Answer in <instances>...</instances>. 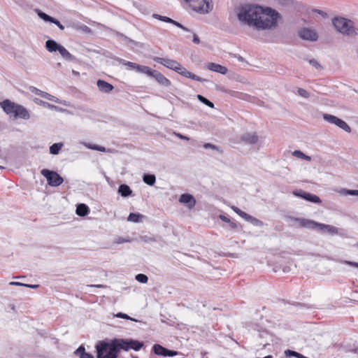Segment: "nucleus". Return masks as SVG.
Masks as SVG:
<instances>
[{
	"mask_svg": "<svg viewBox=\"0 0 358 358\" xmlns=\"http://www.w3.org/2000/svg\"><path fill=\"white\" fill-rule=\"evenodd\" d=\"M52 23H54L55 24H56L59 28V29H61V30L64 29V27L57 20L54 18L53 22H52Z\"/></svg>",
	"mask_w": 358,
	"mask_h": 358,
	"instance_id": "nucleus-47",
	"label": "nucleus"
},
{
	"mask_svg": "<svg viewBox=\"0 0 358 358\" xmlns=\"http://www.w3.org/2000/svg\"><path fill=\"white\" fill-rule=\"evenodd\" d=\"M3 169V166H0V169Z\"/></svg>",
	"mask_w": 358,
	"mask_h": 358,
	"instance_id": "nucleus-61",
	"label": "nucleus"
},
{
	"mask_svg": "<svg viewBox=\"0 0 358 358\" xmlns=\"http://www.w3.org/2000/svg\"><path fill=\"white\" fill-rule=\"evenodd\" d=\"M119 192L122 196H128L131 194V190L128 185H121L119 187Z\"/></svg>",
	"mask_w": 358,
	"mask_h": 358,
	"instance_id": "nucleus-22",
	"label": "nucleus"
},
{
	"mask_svg": "<svg viewBox=\"0 0 358 358\" xmlns=\"http://www.w3.org/2000/svg\"><path fill=\"white\" fill-rule=\"evenodd\" d=\"M156 71V70L152 69L148 66L144 73L148 75V76L154 77Z\"/></svg>",
	"mask_w": 358,
	"mask_h": 358,
	"instance_id": "nucleus-39",
	"label": "nucleus"
},
{
	"mask_svg": "<svg viewBox=\"0 0 358 358\" xmlns=\"http://www.w3.org/2000/svg\"><path fill=\"white\" fill-rule=\"evenodd\" d=\"M152 349H153L154 352L156 355L164 356L166 348H164L163 346H162L159 344H155V345H154Z\"/></svg>",
	"mask_w": 358,
	"mask_h": 358,
	"instance_id": "nucleus-26",
	"label": "nucleus"
},
{
	"mask_svg": "<svg viewBox=\"0 0 358 358\" xmlns=\"http://www.w3.org/2000/svg\"><path fill=\"white\" fill-rule=\"evenodd\" d=\"M291 220L297 223V227L310 229H315L316 222L314 220L303 217H291Z\"/></svg>",
	"mask_w": 358,
	"mask_h": 358,
	"instance_id": "nucleus-11",
	"label": "nucleus"
},
{
	"mask_svg": "<svg viewBox=\"0 0 358 358\" xmlns=\"http://www.w3.org/2000/svg\"><path fill=\"white\" fill-rule=\"evenodd\" d=\"M335 124L347 132L351 131L350 126L341 119L338 118L336 123Z\"/></svg>",
	"mask_w": 358,
	"mask_h": 358,
	"instance_id": "nucleus-24",
	"label": "nucleus"
},
{
	"mask_svg": "<svg viewBox=\"0 0 358 358\" xmlns=\"http://www.w3.org/2000/svg\"><path fill=\"white\" fill-rule=\"evenodd\" d=\"M142 215L138 213H131L128 217V220L134 222H138Z\"/></svg>",
	"mask_w": 358,
	"mask_h": 358,
	"instance_id": "nucleus-32",
	"label": "nucleus"
},
{
	"mask_svg": "<svg viewBox=\"0 0 358 358\" xmlns=\"http://www.w3.org/2000/svg\"><path fill=\"white\" fill-rule=\"evenodd\" d=\"M299 36L304 40L315 41L317 39V33L310 29L303 28L299 31Z\"/></svg>",
	"mask_w": 358,
	"mask_h": 358,
	"instance_id": "nucleus-12",
	"label": "nucleus"
},
{
	"mask_svg": "<svg viewBox=\"0 0 358 358\" xmlns=\"http://www.w3.org/2000/svg\"><path fill=\"white\" fill-rule=\"evenodd\" d=\"M10 285H16V286H24V283H22V282H15V281H12L9 283Z\"/></svg>",
	"mask_w": 358,
	"mask_h": 358,
	"instance_id": "nucleus-50",
	"label": "nucleus"
},
{
	"mask_svg": "<svg viewBox=\"0 0 358 358\" xmlns=\"http://www.w3.org/2000/svg\"><path fill=\"white\" fill-rule=\"evenodd\" d=\"M310 64H311L313 66L316 68H321L320 64L314 59L310 60Z\"/></svg>",
	"mask_w": 358,
	"mask_h": 358,
	"instance_id": "nucleus-48",
	"label": "nucleus"
},
{
	"mask_svg": "<svg viewBox=\"0 0 358 358\" xmlns=\"http://www.w3.org/2000/svg\"><path fill=\"white\" fill-rule=\"evenodd\" d=\"M208 69L212 71L220 73L222 74H226L227 73V69L225 66L215 63H209L208 64Z\"/></svg>",
	"mask_w": 358,
	"mask_h": 358,
	"instance_id": "nucleus-19",
	"label": "nucleus"
},
{
	"mask_svg": "<svg viewBox=\"0 0 358 358\" xmlns=\"http://www.w3.org/2000/svg\"><path fill=\"white\" fill-rule=\"evenodd\" d=\"M187 6L200 14L208 13L213 9V1H186Z\"/></svg>",
	"mask_w": 358,
	"mask_h": 358,
	"instance_id": "nucleus-6",
	"label": "nucleus"
},
{
	"mask_svg": "<svg viewBox=\"0 0 358 358\" xmlns=\"http://www.w3.org/2000/svg\"><path fill=\"white\" fill-rule=\"evenodd\" d=\"M345 194L358 196V190L345 189L344 190Z\"/></svg>",
	"mask_w": 358,
	"mask_h": 358,
	"instance_id": "nucleus-43",
	"label": "nucleus"
},
{
	"mask_svg": "<svg viewBox=\"0 0 358 358\" xmlns=\"http://www.w3.org/2000/svg\"><path fill=\"white\" fill-rule=\"evenodd\" d=\"M231 208L240 217H241L245 220L251 222L252 224L255 225H262V222L259 220L251 216L250 215L245 213L244 211L241 210L240 208L235 206H232Z\"/></svg>",
	"mask_w": 358,
	"mask_h": 358,
	"instance_id": "nucleus-10",
	"label": "nucleus"
},
{
	"mask_svg": "<svg viewBox=\"0 0 358 358\" xmlns=\"http://www.w3.org/2000/svg\"><path fill=\"white\" fill-rule=\"evenodd\" d=\"M220 218H221L223 221H224V222H229V220H230L229 218H227V217H225V216H220Z\"/></svg>",
	"mask_w": 358,
	"mask_h": 358,
	"instance_id": "nucleus-55",
	"label": "nucleus"
},
{
	"mask_svg": "<svg viewBox=\"0 0 358 358\" xmlns=\"http://www.w3.org/2000/svg\"><path fill=\"white\" fill-rule=\"evenodd\" d=\"M228 223L229 224V226L232 229H236L238 227V225H237L236 222H232V221L229 220V222Z\"/></svg>",
	"mask_w": 358,
	"mask_h": 358,
	"instance_id": "nucleus-51",
	"label": "nucleus"
},
{
	"mask_svg": "<svg viewBox=\"0 0 358 358\" xmlns=\"http://www.w3.org/2000/svg\"><path fill=\"white\" fill-rule=\"evenodd\" d=\"M197 98H198V99L199 101H201L202 103H203L206 106H209L210 108H213L214 107V104L210 101H209L208 99H207L206 98L203 96L202 95L199 94L197 96Z\"/></svg>",
	"mask_w": 358,
	"mask_h": 358,
	"instance_id": "nucleus-31",
	"label": "nucleus"
},
{
	"mask_svg": "<svg viewBox=\"0 0 358 358\" xmlns=\"http://www.w3.org/2000/svg\"><path fill=\"white\" fill-rule=\"evenodd\" d=\"M178 354L177 351L168 350L166 348L164 357H173Z\"/></svg>",
	"mask_w": 358,
	"mask_h": 358,
	"instance_id": "nucleus-36",
	"label": "nucleus"
},
{
	"mask_svg": "<svg viewBox=\"0 0 358 358\" xmlns=\"http://www.w3.org/2000/svg\"><path fill=\"white\" fill-rule=\"evenodd\" d=\"M118 342L120 343V347L121 350H129L130 349H133L134 350H139L142 346L143 343L134 340L126 341L124 339H118Z\"/></svg>",
	"mask_w": 358,
	"mask_h": 358,
	"instance_id": "nucleus-7",
	"label": "nucleus"
},
{
	"mask_svg": "<svg viewBox=\"0 0 358 358\" xmlns=\"http://www.w3.org/2000/svg\"><path fill=\"white\" fill-rule=\"evenodd\" d=\"M203 148H206V149L207 148H211V149H213V150H219V148L217 146H215V145H213L211 143H205L203 145Z\"/></svg>",
	"mask_w": 358,
	"mask_h": 358,
	"instance_id": "nucleus-45",
	"label": "nucleus"
},
{
	"mask_svg": "<svg viewBox=\"0 0 358 358\" xmlns=\"http://www.w3.org/2000/svg\"><path fill=\"white\" fill-rule=\"evenodd\" d=\"M97 150H99V151H103L105 149L103 148H96Z\"/></svg>",
	"mask_w": 358,
	"mask_h": 358,
	"instance_id": "nucleus-56",
	"label": "nucleus"
},
{
	"mask_svg": "<svg viewBox=\"0 0 358 358\" xmlns=\"http://www.w3.org/2000/svg\"><path fill=\"white\" fill-rule=\"evenodd\" d=\"M171 24L177 26L178 27H179V28H180V29H183L185 31H189V29L187 27H184L182 24H181L180 23L178 22H176L175 20H173V22H171Z\"/></svg>",
	"mask_w": 358,
	"mask_h": 358,
	"instance_id": "nucleus-44",
	"label": "nucleus"
},
{
	"mask_svg": "<svg viewBox=\"0 0 358 358\" xmlns=\"http://www.w3.org/2000/svg\"><path fill=\"white\" fill-rule=\"evenodd\" d=\"M176 71L185 78H191L192 80H197V81L202 80V79L200 77H199V76H196L195 74H193L190 71H187L185 68L182 67L180 64L179 69H177V71Z\"/></svg>",
	"mask_w": 358,
	"mask_h": 358,
	"instance_id": "nucleus-15",
	"label": "nucleus"
},
{
	"mask_svg": "<svg viewBox=\"0 0 358 358\" xmlns=\"http://www.w3.org/2000/svg\"><path fill=\"white\" fill-rule=\"evenodd\" d=\"M124 65L129 66V68L132 69H137V67H138V64H136V63H134V62H126L124 64Z\"/></svg>",
	"mask_w": 358,
	"mask_h": 358,
	"instance_id": "nucleus-41",
	"label": "nucleus"
},
{
	"mask_svg": "<svg viewBox=\"0 0 358 358\" xmlns=\"http://www.w3.org/2000/svg\"><path fill=\"white\" fill-rule=\"evenodd\" d=\"M37 90V89H36V88H35V90H34V92H35V94H36L39 95L40 92H37V90Z\"/></svg>",
	"mask_w": 358,
	"mask_h": 358,
	"instance_id": "nucleus-57",
	"label": "nucleus"
},
{
	"mask_svg": "<svg viewBox=\"0 0 358 358\" xmlns=\"http://www.w3.org/2000/svg\"><path fill=\"white\" fill-rule=\"evenodd\" d=\"M115 316L117 317H119V318H122V319H125V320H134L132 318H131L129 315H127V314L125 313H118L117 314L115 315Z\"/></svg>",
	"mask_w": 358,
	"mask_h": 358,
	"instance_id": "nucleus-40",
	"label": "nucleus"
},
{
	"mask_svg": "<svg viewBox=\"0 0 358 358\" xmlns=\"http://www.w3.org/2000/svg\"><path fill=\"white\" fill-rule=\"evenodd\" d=\"M63 145L62 143H54L50 147V152L52 155H57Z\"/></svg>",
	"mask_w": 358,
	"mask_h": 358,
	"instance_id": "nucleus-25",
	"label": "nucleus"
},
{
	"mask_svg": "<svg viewBox=\"0 0 358 358\" xmlns=\"http://www.w3.org/2000/svg\"><path fill=\"white\" fill-rule=\"evenodd\" d=\"M57 51L60 53V55L66 59H71L72 55L62 45H59Z\"/></svg>",
	"mask_w": 358,
	"mask_h": 358,
	"instance_id": "nucleus-23",
	"label": "nucleus"
},
{
	"mask_svg": "<svg viewBox=\"0 0 358 358\" xmlns=\"http://www.w3.org/2000/svg\"><path fill=\"white\" fill-rule=\"evenodd\" d=\"M76 214L79 216H85L90 213L89 207L85 203H80L76 208Z\"/></svg>",
	"mask_w": 358,
	"mask_h": 358,
	"instance_id": "nucleus-20",
	"label": "nucleus"
},
{
	"mask_svg": "<svg viewBox=\"0 0 358 358\" xmlns=\"http://www.w3.org/2000/svg\"><path fill=\"white\" fill-rule=\"evenodd\" d=\"M87 29H89V28L87 26H85L83 30H87Z\"/></svg>",
	"mask_w": 358,
	"mask_h": 358,
	"instance_id": "nucleus-60",
	"label": "nucleus"
},
{
	"mask_svg": "<svg viewBox=\"0 0 358 358\" xmlns=\"http://www.w3.org/2000/svg\"><path fill=\"white\" fill-rule=\"evenodd\" d=\"M257 358H272V356L271 355H268V356H266L264 357H257Z\"/></svg>",
	"mask_w": 358,
	"mask_h": 358,
	"instance_id": "nucleus-58",
	"label": "nucleus"
},
{
	"mask_svg": "<svg viewBox=\"0 0 358 358\" xmlns=\"http://www.w3.org/2000/svg\"><path fill=\"white\" fill-rule=\"evenodd\" d=\"M317 228L321 231H326L332 235L338 234V228L332 225L318 223L316 222L315 229Z\"/></svg>",
	"mask_w": 358,
	"mask_h": 358,
	"instance_id": "nucleus-14",
	"label": "nucleus"
},
{
	"mask_svg": "<svg viewBox=\"0 0 358 358\" xmlns=\"http://www.w3.org/2000/svg\"><path fill=\"white\" fill-rule=\"evenodd\" d=\"M38 16L42 18L43 20H44L45 21H47V22H53V19L54 17H51V16H49L48 15L45 14V13H43L42 11L41 10H38Z\"/></svg>",
	"mask_w": 358,
	"mask_h": 358,
	"instance_id": "nucleus-30",
	"label": "nucleus"
},
{
	"mask_svg": "<svg viewBox=\"0 0 358 358\" xmlns=\"http://www.w3.org/2000/svg\"><path fill=\"white\" fill-rule=\"evenodd\" d=\"M143 181L149 185H153L155 182V176L151 174H145L143 176Z\"/></svg>",
	"mask_w": 358,
	"mask_h": 358,
	"instance_id": "nucleus-27",
	"label": "nucleus"
},
{
	"mask_svg": "<svg viewBox=\"0 0 358 358\" xmlns=\"http://www.w3.org/2000/svg\"><path fill=\"white\" fill-rule=\"evenodd\" d=\"M285 354L287 355H292V356L296 357L297 358H305V357H303L301 354H300L297 352H295V351L290 350H286Z\"/></svg>",
	"mask_w": 358,
	"mask_h": 358,
	"instance_id": "nucleus-35",
	"label": "nucleus"
},
{
	"mask_svg": "<svg viewBox=\"0 0 358 358\" xmlns=\"http://www.w3.org/2000/svg\"><path fill=\"white\" fill-rule=\"evenodd\" d=\"M96 85L99 90L104 93H109L114 89L113 85L103 80H98Z\"/></svg>",
	"mask_w": 358,
	"mask_h": 358,
	"instance_id": "nucleus-16",
	"label": "nucleus"
},
{
	"mask_svg": "<svg viewBox=\"0 0 358 358\" xmlns=\"http://www.w3.org/2000/svg\"><path fill=\"white\" fill-rule=\"evenodd\" d=\"M37 90V92H40L39 96H41L43 98H45V99L50 100V96H51L50 94H49L47 92H43L40 90Z\"/></svg>",
	"mask_w": 358,
	"mask_h": 358,
	"instance_id": "nucleus-42",
	"label": "nucleus"
},
{
	"mask_svg": "<svg viewBox=\"0 0 358 358\" xmlns=\"http://www.w3.org/2000/svg\"><path fill=\"white\" fill-rule=\"evenodd\" d=\"M24 287H30V288H32V289H36V288H38L39 287V285H38L25 284Z\"/></svg>",
	"mask_w": 358,
	"mask_h": 358,
	"instance_id": "nucleus-53",
	"label": "nucleus"
},
{
	"mask_svg": "<svg viewBox=\"0 0 358 358\" xmlns=\"http://www.w3.org/2000/svg\"><path fill=\"white\" fill-rule=\"evenodd\" d=\"M76 355L80 357V355L86 354L85 349L83 345H80L74 352Z\"/></svg>",
	"mask_w": 358,
	"mask_h": 358,
	"instance_id": "nucleus-37",
	"label": "nucleus"
},
{
	"mask_svg": "<svg viewBox=\"0 0 358 358\" xmlns=\"http://www.w3.org/2000/svg\"><path fill=\"white\" fill-rule=\"evenodd\" d=\"M41 173L48 181V184L51 187H57L63 183V178L57 172L48 169H42Z\"/></svg>",
	"mask_w": 358,
	"mask_h": 358,
	"instance_id": "nucleus-5",
	"label": "nucleus"
},
{
	"mask_svg": "<svg viewBox=\"0 0 358 358\" xmlns=\"http://www.w3.org/2000/svg\"><path fill=\"white\" fill-rule=\"evenodd\" d=\"M241 140L248 144H255L258 141L256 133H246L241 136Z\"/></svg>",
	"mask_w": 358,
	"mask_h": 358,
	"instance_id": "nucleus-17",
	"label": "nucleus"
},
{
	"mask_svg": "<svg viewBox=\"0 0 358 358\" xmlns=\"http://www.w3.org/2000/svg\"><path fill=\"white\" fill-rule=\"evenodd\" d=\"M80 358H94V357L89 353L80 355Z\"/></svg>",
	"mask_w": 358,
	"mask_h": 358,
	"instance_id": "nucleus-52",
	"label": "nucleus"
},
{
	"mask_svg": "<svg viewBox=\"0 0 358 358\" xmlns=\"http://www.w3.org/2000/svg\"><path fill=\"white\" fill-rule=\"evenodd\" d=\"M92 287H102L103 286L102 285H91Z\"/></svg>",
	"mask_w": 358,
	"mask_h": 358,
	"instance_id": "nucleus-59",
	"label": "nucleus"
},
{
	"mask_svg": "<svg viewBox=\"0 0 358 358\" xmlns=\"http://www.w3.org/2000/svg\"><path fill=\"white\" fill-rule=\"evenodd\" d=\"M323 118L328 122L335 124L338 117L329 114H324Z\"/></svg>",
	"mask_w": 358,
	"mask_h": 358,
	"instance_id": "nucleus-29",
	"label": "nucleus"
},
{
	"mask_svg": "<svg viewBox=\"0 0 358 358\" xmlns=\"http://www.w3.org/2000/svg\"><path fill=\"white\" fill-rule=\"evenodd\" d=\"M148 67V66H143V65L138 64L136 71L144 73L145 71L147 70Z\"/></svg>",
	"mask_w": 358,
	"mask_h": 358,
	"instance_id": "nucleus-46",
	"label": "nucleus"
},
{
	"mask_svg": "<svg viewBox=\"0 0 358 358\" xmlns=\"http://www.w3.org/2000/svg\"><path fill=\"white\" fill-rule=\"evenodd\" d=\"M154 61L164 65V66L172 69L173 71H177V69H179L180 63L178 62L176 60L168 59V58H162V57H154Z\"/></svg>",
	"mask_w": 358,
	"mask_h": 358,
	"instance_id": "nucleus-8",
	"label": "nucleus"
},
{
	"mask_svg": "<svg viewBox=\"0 0 358 358\" xmlns=\"http://www.w3.org/2000/svg\"><path fill=\"white\" fill-rule=\"evenodd\" d=\"M155 80L162 85L169 87L171 85V81L166 78L162 73L156 71L154 77Z\"/></svg>",
	"mask_w": 358,
	"mask_h": 358,
	"instance_id": "nucleus-18",
	"label": "nucleus"
},
{
	"mask_svg": "<svg viewBox=\"0 0 358 358\" xmlns=\"http://www.w3.org/2000/svg\"><path fill=\"white\" fill-rule=\"evenodd\" d=\"M332 24L337 31L344 35L353 36L357 34L353 22L348 19L336 17L332 20Z\"/></svg>",
	"mask_w": 358,
	"mask_h": 358,
	"instance_id": "nucleus-4",
	"label": "nucleus"
},
{
	"mask_svg": "<svg viewBox=\"0 0 358 358\" xmlns=\"http://www.w3.org/2000/svg\"><path fill=\"white\" fill-rule=\"evenodd\" d=\"M97 358H114L117 357V353L121 348L118 339H114L110 343L99 342L96 345Z\"/></svg>",
	"mask_w": 358,
	"mask_h": 358,
	"instance_id": "nucleus-3",
	"label": "nucleus"
},
{
	"mask_svg": "<svg viewBox=\"0 0 358 358\" xmlns=\"http://www.w3.org/2000/svg\"><path fill=\"white\" fill-rule=\"evenodd\" d=\"M179 201L187 205L189 209L193 208L196 205L195 199L189 194H182L179 198Z\"/></svg>",
	"mask_w": 358,
	"mask_h": 358,
	"instance_id": "nucleus-13",
	"label": "nucleus"
},
{
	"mask_svg": "<svg viewBox=\"0 0 358 358\" xmlns=\"http://www.w3.org/2000/svg\"><path fill=\"white\" fill-rule=\"evenodd\" d=\"M0 106L6 114L15 118L28 120L30 117L29 111L22 105L5 99L0 102Z\"/></svg>",
	"mask_w": 358,
	"mask_h": 358,
	"instance_id": "nucleus-2",
	"label": "nucleus"
},
{
	"mask_svg": "<svg viewBox=\"0 0 358 358\" xmlns=\"http://www.w3.org/2000/svg\"><path fill=\"white\" fill-rule=\"evenodd\" d=\"M237 17L240 22L259 30L275 28L280 16L270 8L247 5L238 9Z\"/></svg>",
	"mask_w": 358,
	"mask_h": 358,
	"instance_id": "nucleus-1",
	"label": "nucleus"
},
{
	"mask_svg": "<svg viewBox=\"0 0 358 358\" xmlns=\"http://www.w3.org/2000/svg\"><path fill=\"white\" fill-rule=\"evenodd\" d=\"M114 358H117V357H114Z\"/></svg>",
	"mask_w": 358,
	"mask_h": 358,
	"instance_id": "nucleus-62",
	"label": "nucleus"
},
{
	"mask_svg": "<svg viewBox=\"0 0 358 358\" xmlns=\"http://www.w3.org/2000/svg\"><path fill=\"white\" fill-rule=\"evenodd\" d=\"M153 17L158 19L159 20H162L163 22H165L171 23L173 22V20H172L171 18H170L169 17H166V16H162L158 14H153Z\"/></svg>",
	"mask_w": 358,
	"mask_h": 358,
	"instance_id": "nucleus-33",
	"label": "nucleus"
},
{
	"mask_svg": "<svg viewBox=\"0 0 358 358\" xmlns=\"http://www.w3.org/2000/svg\"><path fill=\"white\" fill-rule=\"evenodd\" d=\"M294 195L301 197L306 201L315 203H321L322 200L320 198L315 195L308 192H303L302 190H295L293 192Z\"/></svg>",
	"mask_w": 358,
	"mask_h": 358,
	"instance_id": "nucleus-9",
	"label": "nucleus"
},
{
	"mask_svg": "<svg viewBox=\"0 0 358 358\" xmlns=\"http://www.w3.org/2000/svg\"><path fill=\"white\" fill-rule=\"evenodd\" d=\"M193 42L196 44H199L200 43V40L196 34H194L193 35Z\"/></svg>",
	"mask_w": 358,
	"mask_h": 358,
	"instance_id": "nucleus-49",
	"label": "nucleus"
},
{
	"mask_svg": "<svg viewBox=\"0 0 358 358\" xmlns=\"http://www.w3.org/2000/svg\"><path fill=\"white\" fill-rule=\"evenodd\" d=\"M136 280L140 282L146 283L148 280V278L147 275L140 273V274L136 275Z\"/></svg>",
	"mask_w": 358,
	"mask_h": 358,
	"instance_id": "nucleus-34",
	"label": "nucleus"
},
{
	"mask_svg": "<svg viewBox=\"0 0 358 358\" xmlns=\"http://www.w3.org/2000/svg\"><path fill=\"white\" fill-rule=\"evenodd\" d=\"M59 45L60 44L56 43L53 40H48L45 43V48L50 52L57 51Z\"/></svg>",
	"mask_w": 358,
	"mask_h": 358,
	"instance_id": "nucleus-21",
	"label": "nucleus"
},
{
	"mask_svg": "<svg viewBox=\"0 0 358 358\" xmlns=\"http://www.w3.org/2000/svg\"><path fill=\"white\" fill-rule=\"evenodd\" d=\"M292 155L296 157L300 158V159H306L307 161H310L311 160V157L310 156H308V155H305L304 153H303L300 150H295V151H294L292 152Z\"/></svg>",
	"mask_w": 358,
	"mask_h": 358,
	"instance_id": "nucleus-28",
	"label": "nucleus"
},
{
	"mask_svg": "<svg viewBox=\"0 0 358 358\" xmlns=\"http://www.w3.org/2000/svg\"><path fill=\"white\" fill-rule=\"evenodd\" d=\"M176 136L180 138V139H185V140H187L188 141L189 140V138L187 137V136H182V134H177Z\"/></svg>",
	"mask_w": 358,
	"mask_h": 358,
	"instance_id": "nucleus-54",
	"label": "nucleus"
},
{
	"mask_svg": "<svg viewBox=\"0 0 358 358\" xmlns=\"http://www.w3.org/2000/svg\"><path fill=\"white\" fill-rule=\"evenodd\" d=\"M298 93L300 96L308 98L309 96V93L304 89L299 88Z\"/></svg>",
	"mask_w": 358,
	"mask_h": 358,
	"instance_id": "nucleus-38",
	"label": "nucleus"
}]
</instances>
